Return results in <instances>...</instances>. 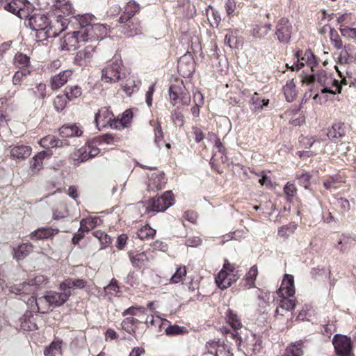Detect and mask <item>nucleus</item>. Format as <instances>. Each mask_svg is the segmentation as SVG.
<instances>
[{"mask_svg":"<svg viewBox=\"0 0 356 356\" xmlns=\"http://www.w3.org/2000/svg\"><path fill=\"white\" fill-rule=\"evenodd\" d=\"M297 189L293 184L288 182L284 188V192L287 197V200L291 201L296 194Z\"/></svg>","mask_w":356,"mask_h":356,"instance_id":"60","label":"nucleus"},{"mask_svg":"<svg viewBox=\"0 0 356 356\" xmlns=\"http://www.w3.org/2000/svg\"><path fill=\"white\" fill-rule=\"evenodd\" d=\"M125 78V67L120 59L111 60L102 70V80L106 83H116Z\"/></svg>","mask_w":356,"mask_h":356,"instance_id":"2","label":"nucleus"},{"mask_svg":"<svg viewBox=\"0 0 356 356\" xmlns=\"http://www.w3.org/2000/svg\"><path fill=\"white\" fill-rule=\"evenodd\" d=\"M282 90L286 100L288 102H292L297 95L296 87L293 82V79L287 81L286 84L283 86Z\"/></svg>","mask_w":356,"mask_h":356,"instance_id":"30","label":"nucleus"},{"mask_svg":"<svg viewBox=\"0 0 356 356\" xmlns=\"http://www.w3.org/2000/svg\"><path fill=\"white\" fill-rule=\"evenodd\" d=\"M96 46L87 45L84 49L79 50L74 59V63L79 66H86L92 60Z\"/></svg>","mask_w":356,"mask_h":356,"instance_id":"14","label":"nucleus"},{"mask_svg":"<svg viewBox=\"0 0 356 356\" xmlns=\"http://www.w3.org/2000/svg\"><path fill=\"white\" fill-rule=\"evenodd\" d=\"M339 30L343 37L356 39V28L341 26Z\"/></svg>","mask_w":356,"mask_h":356,"instance_id":"61","label":"nucleus"},{"mask_svg":"<svg viewBox=\"0 0 356 356\" xmlns=\"http://www.w3.org/2000/svg\"><path fill=\"white\" fill-rule=\"evenodd\" d=\"M82 41L96 42L101 40L107 33L106 27L102 24H92L86 29L80 30Z\"/></svg>","mask_w":356,"mask_h":356,"instance_id":"6","label":"nucleus"},{"mask_svg":"<svg viewBox=\"0 0 356 356\" xmlns=\"http://www.w3.org/2000/svg\"><path fill=\"white\" fill-rule=\"evenodd\" d=\"M21 328L26 331H33L38 330V325L35 322V318L31 312L26 311L20 318Z\"/></svg>","mask_w":356,"mask_h":356,"instance_id":"23","label":"nucleus"},{"mask_svg":"<svg viewBox=\"0 0 356 356\" xmlns=\"http://www.w3.org/2000/svg\"><path fill=\"white\" fill-rule=\"evenodd\" d=\"M165 334L168 336H176L187 332V329L184 326L173 325L168 326L165 330Z\"/></svg>","mask_w":356,"mask_h":356,"instance_id":"46","label":"nucleus"},{"mask_svg":"<svg viewBox=\"0 0 356 356\" xmlns=\"http://www.w3.org/2000/svg\"><path fill=\"white\" fill-rule=\"evenodd\" d=\"M238 277L235 274H229L226 270H220L216 277L217 286L222 290L227 289Z\"/></svg>","mask_w":356,"mask_h":356,"instance_id":"18","label":"nucleus"},{"mask_svg":"<svg viewBox=\"0 0 356 356\" xmlns=\"http://www.w3.org/2000/svg\"><path fill=\"white\" fill-rule=\"evenodd\" d=\"M296 229V225L295 223L289 224L280 227L278 230V234L281 236H288L291 234L293 233Z\"/></svg>","mask_w":356,"mask_h":356,"instance_id":"59","label":"nucleus"},{"mask_svg":"<svg viewBox=\"0 0 356 356\" xmlns=\"http://www.w3.org/2000/svg\"><path fill=\"white\" fill-rule=\"evenodd\" d=\"M353 56L349 53H347L346 50H341L338 56V63L341 65L350 64L353 61Z\"/></svg>","mask_w":356,"mask_h":356,"instance_id":"53","label":"nucleus"},{"mask_svg":"<svg viewBox=\"0 0 356 356\" xmlns=\"http://www.w3.org/2000/svg\"><path fill=\"white\" fill-rule=\"evenodd\" d=\"M106 293L115 294L120 292V287L118 284V281L115 279H112L110 283L104 287Z\"/></svg>","mask_w":356,"mask_h":356,"instance_id":"58","label":"nucleus"},{"mask_svg":"<svg viewBox=\"0 0 356 356\" xmlns=\"http://www.w3.org/2000/svg\"><path fill=\"white\" fill-rule=\"evenodd\" d=\"M68 99L66 95H57L54 99V106L57 111H62L66 106Z\"/></svg>","mask_w":356,"mask_h":356,"instance_id":"47","label":"nucleus"},{"mask_svg":"<svg viewBox=\"0 0 356 356\" xmlns=\"http://www.w3.org/2000/svg\"><path fill=\"white\" fill-rule=\"evenodd\" d=\"M169 96L171 103L175 106L178 103L188 105L191 103V96L184 88L177 85H172L169 88Z\"/></svg>","mask_w":356,"mask_h":356,"instance_id":"10","label":"nucleus"},{"mask_svg":"<svg viewBox=\"0 0 356 356\" xmlns=\"http://www.w3.org/2000/svg\"><path fill=\"white\" fill-rule=\"evenodd\" d=\"M28 92L35 99H44L46 97V85L43 83H40L35 86L29 88Z\"/></svg>","mask_w":356,"mask_h":356,"instance_id":"35","label":"nucleus"},{"mask_svg":"<svg viewBox=\"0 0 356 356\" xmlns=\"http://www.w3.org/2000/svg\"><path fill=\"white\" fill-rule=\"evenodd\" d=\"M140 10V5L134 0H130L127 3L124 8V11L119 18L121 20H127L129 19H136L134 17Z\"/></svg>","mask_w":356,"mask_h":356,"instance_id":"22","label":"nucleus"},{"mask_svg":"<svg viewBox=\"0 0 356 356\" xmlns=\"http://www.w3.org/2000/svg\"><path fill=\"white\" fill-rule=\"evenodd\" d=\"M207 15L208 20L210 22V24L213 27H218L219 23L221 21L220 15L212 6L209 5L207 10Z\"/></svg>","mask_w":356,"mask_h":356,"instance_id":"33","label":"nucleus"},{"mask_svg":"<svg viewBox=\"0 0 356 356\" xmlns=\"http://www.w3.org/2000/svg\"><path fill=\"white\" fill-rule=\"evenodd\" d=\"M293 27L289 19L286 17H282L275 25V38L281 44H288L291 42Z\"/></svg>","mask_w":356,"mask_h":356,"instance_id":"3","label":"nucleus"},{"mask_svg":"<svg viewBox=\"0 0 356 356\" xmlns=\"http://www.w3.org/2000/svg\"><path fill=\"white\" fill-rule=\"evenodd\" d=\"M258 274L257 266H253L250 268L245 277V286L248 289L254 286V281Z\"/></svg>","mask_w":356,"mask_h":356,"instance_id":"44","label":"nucleus"},{"mask_svg":"<svg viewBox=\"0 0 356 356\" xmlns=\"http://www.w3.org/2000/svg\"><path fill=\"white\" fill-rule=\"evenodd\" d=\"M177 70L184 77H190L193 74L195 61L191 54H185L179 58Z\"/></svg>","mask_w":356,"mask_h":356,"instance_id":"12","label":"nucleus"},{"mask_svg":"<svg viewBox=\"0 0 356 356\" xmlns=\"http://www.w3.org/2000/svg\"><path fill=\"white\" fill-rule=\"evenodd\" d=\"M113 117V114L107 108L104 107L95 114V122L97 127L99 126L100 121L102 122V126L105 127L110 124Z\"/></svg>","mask_w":356,"mask_h":356,"instance_id":"24","label":"nucleus"},{"mask_svg":"<svg viewBox=\"0 0 356 356\" xmlns=\"http://www.w3.org/2000/svg\"><path fill=\"white\" fill-rule=\"evenodd\" d=\"M72 72L67 70H63L54 76L51 79V86L53 90H56L65 85L69 78L72 76Z\"/></svg>","mask_w":356,"mask_h":356,"instance_id":"21","label":"nucleus"},{"mask_svg":"<svg viewBox=\"0 0 356 356\" xmlns=\"http://www.w3.org/2000/svg\"><path fill=\"white\" fill-rule=\"evenodd\" d=\"M70 18H66V17H63V15H58L56 20V26L58 28V34L61 33L62 31H65L70 22Z\"/></svg>","mask_w":356,"mask_h":356,"instance_id":"55","label":"nucleus"},{"mask_svg":"<svg viewBox=\"0 0 356 356\" xmlns=\"http://www.w3.org/2000/svg\"><path fill=\"white\" fill-rule=\"evenodd\" d=\"M48 280L46 277L42 275L35 276L33 279L31 280L26 284H29V289H33V291L36 290L38 287L42 286L47 283Z\"/></svg>","mask_w":356,"mask_h":356,"instance_id":"45","label":"nucleus"},{"mask_svg":"<svg viewBox=\"0 0 356 356\" xmlns=\"http://www.w3.org/2000/svg\"><path fill=\"white\" fill-rule=\"evenodd\" d=\"M311 175L308 172H303L300 175L297 176L298 184L305 188H309L310 186Z\"/></svg>","mask_w":356,"mask_h":356,"instance_id":"57","label":"nucleus"},{"mask_svg":"<svg viewBox=\"0 0 356 356\" xmlns=\"http://www.w3.org/2000/svg\"><path fill=\"white\" fill-rule=\"evenodd\" d=\"M87 282L83 279L69 277L64 280L59 285L61 291L71 293V289H82L86 286Z\"/></svg>","mask_w":356,"mask_h":356,"instance_id":"15","label":"nucleus"},{"mask_svg":"<svg viewBox=\"0 0 356 356\" xmlns=\"http://www.w3.org/2000/svg\"><path fill=\"white\" fill-rule=\"evenodd\" d=\"M270 24H255L252 29V36L254 38L263 39L271 31Z\"/></svg>","mask_w":356,"mask_h":356,"instance_id":"29","label":"nucleus"},{"mask_svg":"<svg viewBox=\"0 0 356 356\" xmlns=\"http://www.w3.org/2000/svg\"><path fill=\"white\" fill-rule=\"evenodd\" d=\"M146 311V308L143 307H130L122 312V316H138L139 314H145Z\"/></svg>","mask_w":356,"mask_h":356,"instance_id":"56","label":"nucleus"},{"mask_svg":"<svg viewBox=\"0 0 356 356\" xmlns=\"http://www.w3.org/2000/svg\"><path fill=\"white\" fill-rule=\"evenodd\" d=\"M29 15L25 19V24L36 32V38L40 40L48 38H54L58 35V33L50 26V22L44 14L35 13L30 15L29 10L26 13Z\"/></svg>","mask_w":356,"mask_h":356,"instance_id":"1","label":"nucleus"},{"mask_svg":"<svg viewBox=\"0 0 356 356\" xmlns=\"http://www.w3.org/2000/svg\"><path fill=\"white\" fill-rule=\"evenodd\" d=\"M118 140V138H115L112 134H105L96 136L93 138V143L97 145H102L103 144L111 145L114 144Z\"/></svg>","mask_w":356,"mask_h":356,"instance_id":"34","label":"nucleus"},{"mask_svg":"<svg viewBox=\"0 0 356 356\" xmlns=\"http://www.w3.org/2000/svg\"><path fill=\"white\" fill-rule=\"evenodd\" d=\"M302 51H298L295 54L297 61L291 67L286 64V67L290 68L292 71H298L304 67L305 63L314 72V67L317 65V60L314 53L311 49H307L302 56Z\"/></svg>","mask_w":356,"mask_h":356,"instance_id":"7","label":"nucleus"},{"mask_svg":"<svg viewBox=\"0 0 356 356\" xmlns=\"http://www.w3.org/2000/svg\"><path fill=\"white\" fill-rule=\"evenodd\" d=\"M341 179L338 175L332 176L323 182L324 187L330 191L336 189L337 188V184L342 181Z\"/></svg>","mask_w":356,"mask_h":356,"instance_id":"49","label":"nucleus"},{"mask_svg":"<svg viewBox=\"0 0 356 356\" xmlns=\"http://www.w3.org/2000/svg\"><path fill=\"white\" fill-rule=\"evenodd\" d=\"M10 156L13 159L22 160L27 159L31 155L32 150L30 146L24 145L10 146Z\"/></svg>","mask_w":356,"mask_h":356,"instance_id":"20","label":"nucleus"},{"mask_svg":"<svg viewBox=\"0 0 356 356\" xmlns=\"http://www.w3.org/2000/svg\"><path fill=\"white\" fill-rule=\"evenodd\" d=\"M269 100L265 99H261L259 96V94L254 92L251 97V103L253 106L251 108L252 110L261 109L264 106H267L268 104Z\"/></svg>","mask_w":356,"mask_h":356,"instance_id":"43","label":"nucleus"},{"mask_svg":"<svg viewBox=\"0 0 356 356\" xmlns=\"http://www.w3.org/2000/svg\"><path fill=\"white\" fill-rule=\"evenodd\" d=\"M82 94L81 88L78 86H67L65 89V95L69 101L78 98Z\"/></svg>","mask_w":356,"mask_h":356,"instance_id":"41","label":"nucleus"},{"mask_svg":"<svg viewBox=\"0 0 356 356\" xmlns=\"http://www.w3.org/2000/svg\"><path fill=\"white\" fill-rule=\"evenodd\" d=\"M58 10L60 13V15H63V17H72L75 16V10L73 8L72 3L70 1H66L64 3L60 5Z\"/></svg>","mask_w":356,"mask_h":356,"instance_id":"48","label":"nucleus"},{"mask_svg":"<svg viewBox=\"0 0 356 356\" xmlns=\"http://www.w3.org/2000/svg\"><path fill=\"white\" fill-rule=\"evenodd\" d=\"M226 319L227 323L234 330H238L241 327V323L237 315L231 309H228L226 313Z\"/></svg>","mask_w":356,"mask_h":356,"instance_id":"39","label":"nucleus"},{"mask_svg":"<svg viewBox=\"0 0 356 356\" xmlns=\"http://www.w3.org/2000/svg\"><path fill=\"white\" fill-rule=\"evenodd\" d=\"M147 204V208H149L152 211H163L174 204L173 194L171 191H168L161 196H156L150 199Z\"/></svg>","mask_w":356,"mask_h":356,"instance_id":"4","label":"nucleus"},{"mask_svg":"<svg viewBox=\"0 0 356 356\" xmlns=\"http://www.w3.org/2000/svg\"><path fill=\"white\" fill-rule=\"evenodd\" d=\"M156 234V230L151 228L149 225H146L137 231V236L141 239L152 238Z\"/></svg>","mask_w":356,"mask_h":356,"instance_id":"42","label":"nucleus"},{"mask_svg":"<svg viewBox=\"0 0 356 356\" xmlns=\"http://www.w3.org/2000/svg\"><path fill=\"white\" fill-rule=\"evenodd\" d=\"M163 138V134L161 129V124L158 122L156 127L154 129V143L157 147H160L159 143Z\"/></svg>","mask_w":356,"mask_h":356,"instance_id":"64","label":"nucleus"},{"mask_svg":"<svg viewBox=\"0 0 356 356\" xmlns=\"http://www.w3.org/2000/svg\"><path fill=\"white\" fill-rule=\"evenodd\" d=\"M279 305L282 310L286 312L293 310L296 307L295 300L286 298L280 300Z\"/></svg>","mask_w":356,"mask_h":356,"instance_id":"54","label":"nucleus"},{"mask_svg":"<svg viewBox=\"0 0 356 356\" xmlns=\"http://www.w3.org/2000/svg\"><path fill=\"white\" fill-rule=\"evenodd\" d=\"M172 120L175 124L182 127L184 124V117L181 111L176 109L172 115Z\"/></svg>","mask_w":356,"mask_h":356,"instance_id":"63","label":"nucleus"},{"mask_svg":"<svg viewBox=\"0 0 356 356\" xmlns=\"http://www.w3.org/2000/svg\"><path fill=\"white\" fill-rule=\"evenodd\" d=\"M129 257L132 266L138 269H140L149 261L148 257L145 252L135 254L132 252H129Z\"/></svg>","mask_w":356,"mask_h":356,"instance_id":"27","label":"nucleus"},{"mask_svg":"<svg viewBox=\"0 0 356 356\" xmlns=\"http://www.w3.org/2000/svg\"><path fill=\"white\" fill-rule=\"evenodd\" d=\"M216 356H234V354L230 353V348L227 345L220 341Z\"/></svg>","mask_w":356,"mask_h":356,"instance_id":"62","label":"nucleus"},{"mask_svg":"<svg viewBox=\"0 0 356 356\" xmlns=\"http://www.w3.org/2000/svg\"><path fill=\"white\" fill-rule=\"evenodd\" d=\"M186 275V267H179L177 268L176 272L170 278V282L172 283H179L181 282L184 277Z\"/></svg>","mask_w":356,"mask_h":356,"instance_id":"51","label":"nucleus"},{"mask_svg":"<svg viewBox=\"0 0 356 356\" xmlns=\"http://www.w3.org/2000/svg\"><path fill=\"white\" fill-rule=\"evenodd\" d=\"M71 18H73L78 22L79 25L80 26V30H83L92 24H91V22L93 19L94 16L90 14H85L82 15H77L76 16L71 17Z\"/></svg>","mask_w":356,"mask_h":356,"instance_id":"36","label":"nucleus"},{"mask_svg":"<svg viewBox=\"0 0 356 356\" xmlns=\"http://www.w3.org/2000/svg\"><path fill=\"white\" fill-rule=\"evenodd\" d=\"M303 342L302 341H297L291 343L285 349L283 356H302L303 355Z\"/></svg>","mask_w":356,"mask_h":356,"instance_id":"28","label":"nucleus"},{"mask_svg":"<svg viewBox=\"0 0 356 356\" xmlns=\"http://www.w3.org/2000/svg\"><path fill=\"white\" fill-rule=\"evenodd\" d=\"M14 61L18 67H28L30 64V58L24 54L18 52L14 57Z\"/></svg>","mask_w":356,"mask_h":356,"instance_id":"50","label":"nucleus"},{"mask_svg":"<svg viewBox=\"0 0 356 356\" xmlns=\"http://www.w3.org/2000/svg\"><path fill=\"white\" fill-rule=\"evenodd\" d=\"M348 131V128L345 123L338 122L327 129V136L332 143L342 145Z\"/></svg>","mask_w":356,"mask_h":356,"instance_id":"11","label":"nucleus"},{"mask_svg":"<svg viewBox=\"0 0 356 356\" xmlns=\"http://www.w3.org/2000/svg\"><path fill=\"white\" fill-rule=\"evenodd\" d=\"M79 41H82V35L80 33V30L74 31L72 33H67L64 37L62 49L67 51L75 50L78 48L77 44Z\"/></svg>","mask_w":356,"mask_h":356,"instance_id":"17","label":"nucleus"},{"mask_svg":"<svg viewBox=\"0 0 356 356\" xmlns=\"http://www.w3.org/2000/svg\"><path fill=\"white\" fill-rule=\"evenodd\" d=\"M83 131L76 124H65L59 129V134L62 138L79 137Z\"/></svg>","mask_w":356,"mask_h":356,"instance_id":"25","label":"nucleus"},{"mask_svg":"<svg viewBox=\"0 0 356 356\" xmlns=\"http://www.w3.org/2000/svg\"><path fill=\"white\" fill-rule=\"evenodd\" d=\"M33 245L30 243H22L15 249V258L21 260L26 257L32 251Z\"/></svg>","mask_w":356,"mask_h":356,"instance_id":"31","label":"nucleus"},{"mask_svg":"<svg viewBox=\"0 0 356 356\" xmlns=\"http://www.w3.org/2000/svg\"><path fill=\"white\" fill-rule=\"evenodd\" d=\"M47 155V153L45 151H42L32 159L31 161V168L32 170H39L41 168L42 161Z\"/></svg>","mask_w":356,"mask_h":356,"instance_id":"40","label":"nucleus"},{"mask_svg":"<svg viewBox=\"0 0 356 356\" xmlns=\"http://www.w3.org/2000/svg\"><path fill=\"white\" fill-rule=\"evenodd\" d=\"M116 28L128 37H134L142 33V26L138 19H129L125 21L119 18Z\"/></svg>","mask_w":356,"mask_h":356,"instance_id":"8","label":"nucleus"},{"mask_svg":"<svg viewBox=\"0 0 356 356\" xmlns=\"http://www.w3.org/2000/svg\"><path fill=\"white\" fill-rule=\"evenodd\" d=\"M313 76L314 81L319 83L321 86L332 85L337 87V91L338 93L341 92V87L339 84V81L332 76H328L325 70H321Z\"/></svg>","mask_w":356,"mask_h":356,"instance_id":"16","label":"nucleus"},{"mask_svg":"<svg viewBox=\"0 0 356 356\" xmlns=\"http://www.w3.org/2000/svg\"><path fill=\"white\" fill-rule=\"evenodd\" d=\"M332 343L337 356H354L350 337L341 334H336L333 337Z\"/></svg>","mask_w":356,"mask_h":356,"instance_id":"5","label":"nucleus"},{"mask_svg":"<svg viewBox=\"0 0 356 356\" xmlns=\"http://www.w3.org/2000/svg\"><path fill=\"white\" fill-rule=\"evenodd\" d=\"M219 343L220 340H211L207 341L205 344V349L207 351L204 353H208L216 356L218 353V348L219 347Z\"/></svg>","mask_w":356,"mask_h":356,"instance_id":"52","label":"nucleus"},{"mask_svg":"<svg viewBox=\"0 0 356 356\" xmlns=\"http://www.w3.org/2000/svg\"><path fill=\"white\" fill-rule=\"evenodd\" d=\"M71 295L72 293L67 291L56 292L50 291H47L43 298L50 306L58 307L63 305L69 300Z\"/></svg>","mask_w":356,"mask_h":356,"instance_id":"13","label":"nucleus"},{"mask_svg":"<svg viewBox=\"0 0 356 356\" xmlns=\"http://www.w3.org/2000/svg\"><path fill=\"white\" fill-rule=\"evenodd\" d=\"M281 292L285 291L288 297H293L295 294L294 279L291 275L286 274L280 289Z\"/></svg>","mask_w":356,"mask_h":356,"instance_id":"26","label":"nucleus"},{"mask_svg":"<svg viewBox=\"0 0 356 356\" xmlns=\"http://www.w3.org/2000/svg\"><path fill=\"white\" fill-rule=\"evenodd\" d=\"M58 232V229H54L50 227H41L33 232L30 235V238L35 241L47 239L56 235Z\"/></svg>","mask_w":356,"mask_h":356,"instance_id":"19","label":"nucleus"},{"mask_svg":"<svg viewBox=\"0 0 356 356\" xmlns=\"http://www.w3.org/2000/svg\"><path fill=\"white\" fill-rule=\"evenodd\" d=\"M33 289H29V284L23 282L17 285L11 286L9 291L16 295L30 294L33 291Z\"/></svg>","mask_w":356,"mask_h":356,"instance_id":"38","label":"nucleus"},{"mask_svg":"<svg viewBox=\"0 0 356 356\" xmlns=\"http://www.w3.org/2000/svg\"><path fill=\"white\" fill-rule=\"evenodd\" d=\"M139 321L134 317L125 318L121 323L123 330L130 334H134Z\"/></svg>","mask_w":356,"mask_h":356,"instance_id":"32","label":"nucleus"},{"mask_svg":"<svg viewBox=\"0 0 356 356\" xmlns=\"http://www.w3.org/2000/svg\"><path fill=\"white\" fill-rule=\"evenodd\" d=\"M2 8L13 14L17 15L19 18L24 19L29 17L26 13L32 8V5L26 0H10L9 2L5 3Z\"/></svg>","mask_w":356,"mask_h":356,"instance_id":"9","label":"nucleus"},{"mask_svg":"<svg viewBox=\"0 0 356 356\" xmlns=\"http://www.w3.org/2000/svg\"><path fill=\"white\" fill-rule=\"evenodd\" d=\"M67 144L65 140L56 138L54 136H48L40 140V145L46 147L49 145L51 147H60Z\"/></svg>","mask_w":356,"mask_h":356,"instance_id":"37","label":"nucleus"}]
</instances>
